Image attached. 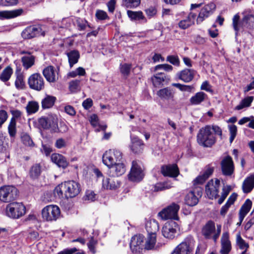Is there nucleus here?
<instances>
[{
	"label": "nucleus",
	"instance_id": "obj_35",
	"mask_svg": "<svg viewBox=\"0 0 254 254\" xmlns=\"http://www.w3.org/2000/svg\"><path fill=\"white\" fill-rule=\"evenodd\" d=\"M156 235H148L144 245V249L147 250H156L159 246L156 245Z\"/></svg>",
	"mask_w": 254,
	"mask_h": 254
},
{
	"label": "nucleus",
	"instance_id": "obj_41",
	"mask_svg": "<svg viewBox=\"0 0 254 254\" xmlns=\"http://www.w3.org/2000/svg\"><path fill=\"white\" fill-rule=\"evenodd\" d=\"M41 166L40 164H35L30 168L29 175L33 179H37L41 174Z\"/></svg>",
	"mask_w": 254,
	"mask_h": 254
},
{
	"label": "nucleus",
	"instance_id": "obj_16",
	"mask_svg": "<svg viewBox=\"0 0 254 254\" xmlns=\"http://www.w3.org/2000/svg\"><path fill=\"white\" fill-rule=\"evenodd\" d=\"M221 168L222 174L225 176H231L234 172V165L231 156L228 155L221 162Z\"/></svg>",
	"mask_w": 254,
	"mask_h": 254
},
{
	"label": "nucleus",
	"instance_id": "obj_56",
	"mask_svg": "<svg viewBox=\"0 0 254 254\" xmlns=\"http://www.w3.org/2000/svg\"><path fill=\"white\" fill-rule=\"evenodd\" d=\"M173 67L171 65L168 64H161L156 65L154 68V70L157 71L160 69H163L166 71H171L173 70Z\"/></svg>",
	"mask_w": 254,
	"mask_h": 254
},
{
	"label": "nucleus",
	"instance_id": "obj_28",
	"mask_svg": "<svg viewBox=\"0 0 254 254\" xmlns=\"http://www.w3.org/2000/svg\"><path fill=\"white\" fill-rule=\"evenodd\" d=\"M145 228L148 235H156L159 229V224L156 220L150 219L146 222Z\"/></svg>",
	"mask_w": 254,
	"mask_h": 254
},
{
	"label": "nucleus",
	"instance_id": "obj_18",
	"mask_svg": "<svg viewBox=\"0 0 254 254\" xmlns=\"http://www.w3.org/2000/svg\"><path fill=\"white\" fill-rule=\"evenodd\" d=\"M143 141L138 136L130 135V144L129 145L130 151L135 154H139L143 152L144 148Z\"/></svg>",
	"mask_w": 254,
	"mask_h": 254
},
{
	"label": "nucleus",
	"instance_id": "obj_26",
	"mask_svg": "<svg viewBox=\"0 0 254 254\" xmlns=\"http://www.w3.org/2000/svg\"><path fill=\"white\" fill-rule=\"evenodd\" d=\"M221 254H229L231 250V242L229 240V233H224L221 239Z\"/></svg>",
	"mask_w": 254,
	"mask_h": 254
},
{
	"label": "nucleus",
	"instance_id": "obj_52",
	"mask_svg": "<svg viewBox=\"0 0 254 254\" xmlns=\"http://www.w3.org/2000/svg\"><path fill=\"white\" fill-rule=\"evenodd\" d=\"M230 134L229 138L230 142L232 143L235 139L237 133V127L235 125H231L228 126Z\"/></svg>",
	"mask_w": 254,
	"mask_h": 254
},
{
	"label": "nucleus",
	"instance_id": "obj_2",
	"mask_svg": "<svg viewBox=\"0 0 254 254\" xmlns=\"http://www.w3.org/2000/svg\"><path fill=\"white\" fill-rule=\"evenodd\" d=\"M197 140L199 145L206 147H210L215 143L216 138L212 134L210 126H206L199 129Z\"/></svg>",
	"mask_w": 254,
	"mask_h": 254
},
{
	"label": "nucleus",
	"instance_id": "obj_51",
	"mask_svg": "<svg viewBox=\"0 0 254 254\" xmlns=\"http://www.w3.org/2000/svg\"><path fill=\"white\" fill-rule=\"evenodd\" d=\"M252 204V201L247 199L242 206L239 211L247 214L251 208Z\"/></svg>",
	"mask_w": 254,
	"mask_h": 254
},
{
	"label": "nucleus",
	"instance_id": "obj_23",
	"mask_svg": "<svg viewBox=\"0 0 254 254\" xmlns=\"http://www.w3.org/2000/svg\"><path fill=\"white\" fill-rule=\"evenodd\" d=\"M196 17V13L190 12L186 18L181 20L179 23V27L182 29H186L194 24Z\"/></svg>",
	"mask_w": 254,
	"mask_h": 254
},
{
	"label": "nucleus",
	"instance_id": "obj_22",
	"mask_svg": "<svg viewBox=\"0 0 254 254\" xmlns=\"http://www.w3.org/2000/svg\"><path fill=\"white\" fill-rule=\"evenodd\" d=\"M161 173L164 176L176 177L179 174V170L175 164L163 166L161 167Z\"/></svg>",
	"mask_w": 254,
	"mask_h": 254
},
{
	"label": "nucleus",
	"instance_id": "obj_6",
	"mask_svg": "<svg viewBox=\"0 0 254 254\" xmlns=\"http://www.w3.org/2000/svg\"><path fill=\"white\" fill-rule=\"evenodd\" d=\"M102 160L103 163L109 168L117 162L123 160V154L119 150L109 149L104 153Z\"/></svg>",
	"mask_w": 254,
	"mask_h": 254
},
{
	"label": "nucleus",
	"instance_id": "obj_19",
	"mask_svg": "<svg viewBox=\"0 0 254 254\" xmlns=\"http://www.w3.org/2000/svg\"><path fill=\"white\" fill-rule=\"evenodd\" d=\"M144 237L142 235L133 236L130 241V248L134 253H139L144 246Z\"/></svg>",
	"mask_w": 254,
	"mask_h": 254
},
{
	"label": "nucleus",
	"instance_id": "obj_63",
	"mask_svg": "<svg viewBox=\"0 0 254 254\" xmlns=\"http://www.w3.org/2000/svg\"><path fill=\"white\" fill-rule=\"evenodd\" d=\"M97 241L94 239L93 238H91L89 243L87 244L89 249L93 253H95V247L96 245Z\"/></svg>",
	"mask_w": 254,
	"mask_h": 254
},
{
	"label": "nucleus",
	"instance_id": "obj_44",
	"mask_svg": "<svg viewBox=\"0 0 254 254\" xmlns=\"http://www.w3.org/2000/svg\"><path fill=\"white\" fill-rule=\"evenodd\" d=\"M39 106L37 102L32 101L28 102L26 109L28 114H32L36 113L39 110Z\"/></svg>",
	"mask_w": 254,
	"mask_h": 254
},
{
	"label": "nucleus",
	"instance_id": "obj_13",
	"mask_svg": "<svg viewBox=\"0 0 254 254\" xmlns=\"http://www.w3.org/2000/svg\"><path fill=\"white\" fill-rule=\"evenodd\" d=\"M179 225L177 222L171 220L166 222L162 229L163 236L168 239H173L179 230Z\"/></svg>",
	"mask_w": 254,
	"mask_h": 254
},
{
	"label": "nucleus",
	"instance_id": "obj_10",
	"mask_svg": "<svg viewBox=\"0 0 254 254\" xmlns=\"http://www.w3.org/2000/svg\"><path fill=\"white\" fill-rule=\"evenodd\" d=\"M60 208L55 205H49L45 207L42 211V215L44 219L47 221H55L60 216Z\"/></svg>",
	"mask_w": 254,
	"mask_h": 254
},
{
	"label": "nucleus",
	"instance_id": "obj_33",
	"mask_svg": "<svg viewBox=\"0 0 254 254\" xmlns=\"http://www.w3.org/2000/svg\"><path fill=\"white\" fill-rule=\"evenodd\" d=\"M215 230V223L212 221H209L203 227L202 233L206 239H209Z\"/></svg>",
	"mask_w": 254,
	"mask_h": 254
},
{
	"label": "nucleus",
	"instance_id": "obj_25",
	"mask_svg": "<svg viewBox=\"0 0 254 254\" xmlns=\"http://www.w3.org/2000/svg\"><path fill=\"white\" fill-rule=\"evenodd\" d=\"M43 74L46 80L49 82H55L58 79L55 68L52 65L45 68L43 70Z\"/></svg>",
	"mask_w": 254,
	"mask_h": 254
},
{
	"label": "nucleus",
	"instance_id": "obj_14",
	"mask_svg": "<svg viewBox=\"0 0 254 254\" xmlns=\"http://www.w3.org/2000/svg\"><path fill=\"white\" fill-rule=\"evenodd\" d=\"M202 191L201 188L195 187L190 191L186 195L185 201L187 205L193 206L196 205L199 201V198L202 196Z\"/></svg>",
	"mask_w": 254,
	"mask_h": 254
},
{
	"label": "nucleus",
	"instance_id": "obj_30",
	"mask_svg": "<svg viewBox=\"0 0 254 254\" xmlns=\"http://www.w3.org/2000/svg\"><path fill=\"white\" fill-rule=\"evenodd\" d=\"M23 12L22 8L16 9L9 11H0V18L1 19L12 18L21 15Z\"/></svg>",
	"mask_w": 254,
	"mask_h": 254
},
{
	"label": "nucleus",
	"instance_id": "obj_62",
	"mask_svg": "<svg viewBox=\"0 0 254 254\" xmlns=\"http://www.w3.org/2000/svg\"><path fill=\"white\" fill-rule=\"evenodd\" d=\"M85 200L94 201L96 199V194L94 192V191L92 190H87L85 194Z\"/></svg>",
	"mask_w": 254,
	"mask_h": 254
},
{
	"label": "nucleus",
	"instance_id": "obj_53",
	"mask_svg": "<svg viewBox=\"0 0 254 254\" xmlns=\"http://www.w3.org/2000/svg\"><path fill=\"white\" fill-rule=\"evenodd\" d=\"M80 80H73L69 82V90L72 92H75L79 90Z\"/></svg>",
	"mask_w": 254,
	"mask_h": 254
},
{
	"label": "nucleus",
	"instance_id": "obj_12",
	"mask_svg": "<svg viewBox=\"0 0 254 254\" xmlns=\"http://www.w3.org/2000/svg\"><path fill=\"white\" fill-rule=\"evenodd\" d=\"M29 87L36 91H41L44 89L45 82L42 75L39 73L31 75L28 80Z\"/></svg>",
	"mask_w": 254,
	"mask_h": 254
},
{
	"label": "nucleus",
	"instance_id": "obj_31",
	"mask_svg": "<svg viewBox=\"0 0 254 254\" xmlns=\"http://www.w3.org/2000/svg\"><path fill=\"white\" fill-rule=\"evenodd\" d=\"M102 185L105 189L116 190L120 186V183L116 179L106 178L103 179Z\"/></svg>",
	"mask_w": 254,
	"mask_h": 254
},
{
	"label": "nucleus",
	"instance_id": "obj_55",
	"mask_svg": "<svg viewBox=\"0 0 254 254\" xmlns=\"http://www.w3.org/2000/svg\"><path fill=\"white\" fill-rule=\"evenodd\" d=\"M131 66L129 64H125L121 65V72L124 76L127 77L130 72Z\"/></svg>",
	"mask_w": 254,
	"mask_h": 254
},
{
	"label": "nucleus",
	"instance_id": "obj_20",
	"mask_svg": "<svg viewBox=\"0 0 254 254\" xmlns=\"http://www.w3.org/2000/svg\"><path fill=\"white\" fill-rule=\"evenodd\" d=\"M109 169V175L113 178L122 176L126 172V166L122 160L121 162H117Z\"/></svg>",
	"mask_w": 254,
	"mask_h": 254
},
{
	"label": "nucleus",
	"instance_id": "obj_7",
	"mask_svg": "<svg viewBox=\"0 0 254 254\" xmlns=\"http://www.w3.org/2000/svg\"><path fill=\"white\" fill-rule=\"evenodd\" d=\"M18 194V190L13 186H4L0 188V200L8 202L15 199Z\"/></svg>",
	"mask_w": 254,
	"mask_h": 254
},
{
	"label": "nucleus",
	"instance_id": "obj_17",
	"mask_svg": "<svg viewBox=\"0 0 254 254\" xmlns=\"http://www.w3.org/2000/svg\"><path fill=\"white\" fill-rule=\"evenodd\" d=\"M215 4L214 3H209L203 6L199 13V14L196 18V23L197 24H200L206 18L208 17L211 15L215 9Z\"/></svg>",
	"mask_w": 254,
	"mask_h": 254
},
{
	"label": "nucleus",
	"instance_id": "obj_3",
	"mask_svg": "<svg viewBox=\"0 0 254 254\" xmlns=\"http://www.w3.org/2000/svg\"><path fill=\"white\" fill-rule=\"evenodd\" d=\"M232 20V25L235 32L236 37L238 36L240 27L251 29L254 25V15L252 14L245 15L241 22H240V16L238 14L234 16Z\"/></svg>",
	"mask_w": 254,
	"mask_h": 254
},
{
	"label": "nucleus",
	"instance_id": "obj_40",
	"mask_svg": "<svg viewBox=\"0 0 254 254\" xmlns=\"http://www.w3.org/2000/svg\"><path fill=\"white\" fill-rule=\"evenodd\" d=\"M128 16L131 19L134 20H144L145 22L146 20L142 12L141 11H133L131 10H127V11Z\"/></svg>",
	"mask_w": 254,
	"mask_h": 254
},
{
	"label": "nucleus",
	"instance_id": "obj_4",
	"mask_svg": "<svg viewBox=\"0 0 254 254\" xmlns=\"http://www.w3.org/2000/svg\"><path fill=\"white\" fill-rule=\"evenodd\" d=\"M5 212L8 217L13 219H18L25 213L26 208L22 203L13 202L6 206Z\"/></svg>",
	"mask_w": 254,
	"mask_h": 254
},
{
	"label": "nucleus",
	"instance_id": "obj_24",
	"mask_svg": "<svg viewBox=\"0 0 254 254\" xmlns=\"http://www.w3.org/2000/svg\"><path fill=\"white\" fill-rule=\"evenodd\" d=\"M214 168L207 166L202 174L197 176L193 181L194 185L203 184L205 181L213 174Z\"/></svg>",
	"mask_w": 254,
	"mask_h": 254
},
{
	"label": "nucleus",
	"instance_id": "obj_61",
	"mask_svg": "<svg viewBox=\"0 0 254 254\" xmlns=\"http://www.w3.org/2000/svg\"><path fill=\"white\" fill-rule=\"evenodd\" d=\"M8 118V115L7 112L3 110H0V127H1L2 125L6 121Z\"/></svg>",
	"mask_w": 254,
	"mask_h": 254
},
{
	"label": "nucleus",
	"instance_id": "obj_58",
	"mask_svg": "<svg viewBox=\"0 0 254 254\" xmlns=\"http://www.w3.org/2000/svg\"><path fill=\"white\" fill-rule=\"evenodd\" d=\"M166 61L174 65L179 66L180 64V60L177 56H168Z\"/></svg>",
	"mask_w": 254,
	"mask_h": 254
},
{
	"label": "nucleus",
	"instance_id": "obj_60",
	"mask_svg": "<svg viewBox=\"0 0 254 254\" xmlns=\"http://www.w3.org/2000/svg\"><path fill=\"white\" fill-rule=\"evenodd\" d=\"M95 15L97 19L101 20H105L108 17L107 13L102 10H97Z\"/></svg>",
	"mask_w": 254,
	"mask_h": 254
},
{
	"label": "nucleus",
	"instance_id": "obj_21",
	"mask_svg": "<svg viewBox=\"0 0 254 254\" xmlns=\"http://www.w3.org/2000/svg\"><path fill=\"white\" fill-rule=\"evenodd\" d=\"M41 28L37 26L32 25L26 27L22 32L21 35L24 39H31L40 35Z\"/></svg>",
	"mask_w": 254,
	"mask_h": 254
},
{
	"label": "nucleus",
	"instance_id": "obj_9",
	"mask_svg": "<svg viewBox=\"0 0 254 254\" xmlns=\"http://www.w3.org/2000/svg\"><path fill=\"white\" fill-rule=\"evenodd\" d=\"M144 167L142 163L139 161H133L132 167L128 175V179L133 182H139L144 177Z\"/></svg>",
	"mask_w": 254,
	"mask_h": 254
},
{
	"label": "nucleus",
	"instance_id": "obj_8",
	"mask_svg": "<svg viewBox=\"0 0 254 254\" xmlns=\"http://www.w3.org/2000/svg\"><path fill=\"white\" fill-rule=\"evenodd\" d=\"M39 126L44 129H50L53 132H56L59 131L58 125V118L55 116H48L42 117L39 119Z\"/></svg>",
	"mask_w": 254,
	"mask_h": 254
},
{
	"label": "nucleus",
	"instance_id": "obj_49",
	"mask_svg": "<svg viewBox=\"0 0 254 254\" xmlns=\"http://www.w3.org/2000/svg\"><path fill=\"white\" fill-rule=\"evenodd\" d=\"M170 185H168V183H158L155 184L153 186L154 191H162L166 189H168L171 188Z\"/></svg>",
	"mask_w": 254,
	"mask_h": 254
},
{
	"label": "nucleus",
	"instance_id": "obj_27",
	"mask_svg": "<svg viewBox=\"0 0 254 254\" xmlns=\"http://www.w3.org/2000/svg\"><path fill=\"white\" fill-rule=\"evenodd\" d=\"M195 74V71L193 69L186 68L178 73L179 79L185 82L188 83L191 81Z\"/></svg>",
	"mask_w": 254,
	"mask_h": 254
},
{
	"label": "nucleus",
	"instance_id": "obj_32",
	"mask_svg": "<svg viewBox=\"0 0 254 254\" xmlns=\"http://www.w3.org/2000/svg\"><path fill=\"white\" fill-rule=\"evenodd\" d=\"M254 188V175L247 177L242 185L243 191L245 193L250 192Z\"/></svg>",
	"mask_w": 254,
	"mask_h": 254
},
{
	"label": "nucleus",
	"instance_id": "obj_57",
	"mask_svg": "<svg viewBox=\"0 0 254 254\" xmlns=\"http://www.w3.org/2000/svg\"><path fill=\"white\" fill-rule=\"evenodd\" d=\"M18 2V0H0V4L5 6H12L17 5Z\"/></svg>",
	"mask_w": 254,
	"mask_h": 254
},
{
	"label": "nucleus",
	"instance_id": "obj_37",
	"mask_svg": "<svg viewBox=\"0 0 254 254\" xmlns=\"http://www.w3.org/2000/svg\"><path fill=\"white\" fill-rule=\"evenodd\" d=\"M21 62L24 68L27 69L34 64L35 57L31 54L25 55L22 57Z\"/></svg>",
	"mask_w": 254,
	"mask_h": 254
},
{
	"label": "nucleus",
	"instance_id": "obj_45",
	"mask_svg": "<svg viewBox=\"0 0 254 254\" xmlns=\"http://www.w3.org/2000/svg\"><path fill=\"white\" fill-rule=\"evenodd\" d=\"M21 139L22 142L24 145L29 147H34L35 146L33 140L27 133H24L22 134L21 136Z\"/></svg>",
	"mask_w": 254,
	"mask_h": 254
},
{
	"label": "nucleus",
	"instance_id": "obj_43",
	"mask_svg": "<svg viewBox=\"0 0 254 254\" xmlns=\"http://www.w3.org/2000/svg\"><path fill=\"white\" fill-rule=\"evenodd\" d=\"M56 101V97L47 95L42 101V107L43 109H47L52 107Z\"/></svg>",
	"mask_w": 254,
	"mask_h": 254
},
{
	"label": "nucleus",
	"instance_id": "obj_59",
	"mask_svg": "<svg viewBox=\"0 0 254 254\" xmlns=\"http://www.w3.org/2000/svg\"><path fill=\"white\" fill-rule=\"evenodd\" d=\"M172 86L176 87L179 89L181 91H190L192 87L190 85H183L181 84L180 83H173Z\"/></svg>",
	"mask_w": 254,
	"mask_h": 254
},
{
	"label": "nucleus",
	"instance_id": "obj_54",
	"mask_svg": "<svg viewBox=\"0 0 254 254\" xmlns=\"http://www.w3.org/2000/svg\"><path fill=\"white\" fill-rule=\"evenodd\" d=\"M237 244L239 246V248L241 250L245 249V250L247 251V249L249 248L248 244L245 242L240 234L237 236Z\"/></svg>",
	"mask_w": 254,
	"mask_h": 254
},
{
	"label": "nucleus",
	"instance_id": "obj_36",
	"mask_svg": "<svg viewBox=\"0 0 254 254\" xmlns=\"http://www.w3.org/2000/svg\"><path fill=\"white\" fill-rule=\"evenodd\" d=\"M157 94L162 99L169 100L173 98L174 92L171 88L166 87L159 90Z\"/></svg>",
	"mask_w": 254,
	"mask_h": 254
},
{
	"label": "nucleus",
	"instance_id": "obj_42",
	"mask_svg": "<svg viewBox=\"0 0 254 254\" xmlns=\"http://www.w3.org/2000/svg\"><path fill=\"white\" fill-rule=\"evenodd\" d=\"M253 100V96H248L245 98L241 101L240 103L235 107V110H240L244 108L250 107Z\"/></svg>",
	"mask_w": 254,
	"mask_h": 254
},
{
	"label": "nucleus",
	"instance_id": "obj_39",
	"mask_svg": "<svg viewBox=\"0 0 254 254\" xmlns=\"http://www.w3.org/2000/svg\"><path fill=\"white\" fill-rule=\"evenodd\" d=\"M151 79L154 86L158 87L167 79V76L164 73L160 72L154 75Z\"/></svg>",
	"mask_w": 254,
	"mask_h": 254
},
{
	"label": "nucleus",
	"instance_id": "obj_34",
	"mask_svg": "<svg viewBox=\"0 0 254 254\" xmlns=\"http://www.w3.org/2000/svg\"><path fill=\"white\" fill-rule=\"evenodd\" d=\"M207 98V95L203 92H198L192 96L190 99V104L192 105L200 104Z\"/></svg>",
	"mask_w": 254,
	"mask_h": 254
},
{
	"label": "nucleus",
	"instance_id": "obj_47",
	"mask_svg": "<svg viewBox=\"0 0 254 254\" xmlns=\"http://www.w3.org/2000/svg\"><path fill=\"white\" fill-rule=\"evenodd\" d=\"M8 133L10 137H15L16 133V120L14 118H12L8 127Z\"/></svg>",
	"mask_w": 254,
	"mask_h": 254
},
{
	"label": "nucleus",
	"instance_id": "obj_50",
	"mask_svg": "<svg viewBox=\"0 0 254 254\" xmlns=\"http://www.w3.org/2000/svg\"><path fill=\"white\" fill-rule=\"evenodd\" d=\"M15 85L17 89H22L23 88L25 83L23 80V76L21 73H18L15 81Z\"/></svg>",
	"mask_w": 254,
	"mask_h": 254
},
{
	"label": "nucleus",
	"instance_id": "obj_1",
	"mask_svg": "<svg viewBox=\"0 0 254 254\" xmlns=\"http://www.w3.org/2000/svg\"><path fill=\"white\" fill-rule=\"evenodd\" d=\"M81 190L80 184L73 181L65 182L56 187L54 190L55 195L59 197L64 194L66 198H72L77 195Z\"/></svg>",
	"mask_w": 254,
	"mask_h": 254
},
{
	"label": "nucleus",
	"instance_id": "obj_46",
	"mask_svg": "<svg viewBox=\"0 0 254 254\" xmlns=\"http://www.w3.org/2000/svg\"><path fill=\"white\" fill-rule=\"evenodd\" d=\"M12 73V69L10 66H7L2 72L0 79L4 82L8 81Z\"/></svg>",
	"mask_w": 254,
	"mask_h": 254
},
{
	"label": "nucleus",
	"instance_id": "obj_48",
	"mask_svg": "<svg viewBox=\"0 0 254 254\" xmlns=\"http://www.w3.org/2000/svg\"><path fill=\"white\" fill-rule=\"evenodd\" d=\"M140 3V0H123V4L127 8H135Z\"/></svg>",
	"mask_w": 254,
	"mask_h": 254
},
{
	"label": "nucleus",
	"instance_id": "obj_38",
	"mask_svg": "<svg viewBox=\"0 0 254 254\" xmlns=\"http://www.w3.org/2000/svg\"><path fill=\"white\" fill-rule=\"evenodd\" d=\"M66 55L68 57L69 64L71 67L78 62L80 57L79 53L77 50H72L67 53Z\"/></svg>",
	"mask_w": 254,
	"mask_h": 254
},
{
	"label": "nucleus",
	"instance_id": "obj_15",
	"mask_svg": "<svg viewBox=\"0 0 254 254\" xmlns=\"http://www.w3.org/2000/svg\"><path fill=\"white\" fill-rule=\"evenodd\" d=\"M220 181L216 179L215 182L212 179L205 186V192L207 197L211 199L216 198L218 196Z\"/></svg>",
	"mask_w": 254,
	"mask_h": 254
},
{
	"label": "nucleus",
	"instance_id": "obj_5",
	"mask_svg": "<svg viewBox=\"0 0 254 254\" xmlns=\"http://www.w3.org/2000/svg\"><path fill=\"white\" fill-rule=\"evenodd\" d=\"M195 241L191 236H188L174 250L172 254H192Z\"/></svg>",
	"mask_w": 254,
	"mask_h": 254
},
{
	"label": "nucleus",
	"instance_id": "obj_11",
	"mask_svg": "<svg viewBox=\"0 0 254 254\" xmlns=\"http://www.w3.org/2000/svg\"><path fill=\"white\" fill-rule=\"evenodd\" d=\"M180 209L179 205L173 203L167 207L163 209L158 213V215L164 220L174 219L178 220V212Z\"/></svg>",
	"mask_w": 254,
	"mask_h": 254
},
{
	"label": "nucleus",
	"instance_id": "obj_29",
	"mask_svg": "<svg viewBox=\"0 0 254 254\" xmlns=\"http://www.w3.org/2000/svg\"><path fill=\"white\" fill-rule=\"evenodd\" d=\"M51 160L53 162L57 164L59 167L64 169L66 168L68 165V162L65 158L60 154H53L51 156Z\"/></svg>",
	"mask_w": 254,
	"mask_h": 254
},
{
	"label": "nucleus",
	"instance_id": "obj_64",
	"mask_svg": "<svg viewBox=\"0 0 254 254\" xmlns=\"http://www.w3.org/2000/svg\"><path fill=\"white\" fill-rule=\"evenodd\" d=\"M66 146V142L65 141L61 138L58 139L55 143V146L59 149L62 148L63 147H64Z\"/></svg>",
	"mask_w": 254,
	"mask_h": 254
}]
</instances>
